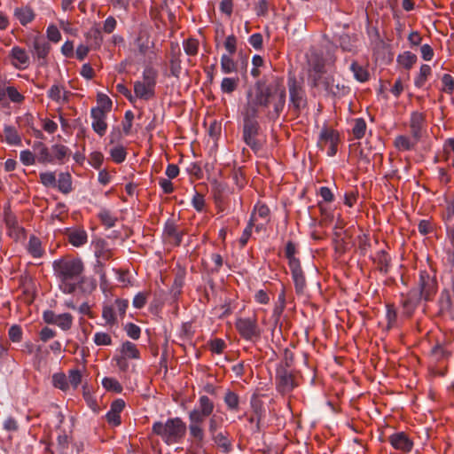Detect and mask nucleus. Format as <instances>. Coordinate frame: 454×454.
I'll list each match as a JSON object with an SVG mask.
<instances>
[{
	"label": "nucleus",
	"mask_w": 454,
	"mask_h": 454,
	"mask_svg": "<svg viewBox=\"0 0 454 454\" xmlns=\"http://www.w3.org/2000/svg\"><path fill=\"white\" fill-rule=\"evenodd\" d=\"M57 184L60 192L64 194H68L71 192L73 190L71 175L67 172L60 173L59 175Z\"/></svg>",
	"instance_id": "nucleus-27"
},
{
	"label": "nucleus",
	"mask_w": 454,
	"mask_h": 454,
	"mask_svg": "<svg viewBox=\"0 0 454 454\" xmlns=\"http://www.w3.org/2000/svg\"><path fill=\"white\" fill-rule=\"evenodd\" d=\"M143 80L140 81L142 83L146 84L147 87L155 89L158 78V71L151 67L146 66L142 73Z\"/></svg>",
	"instance_id": "nucleus-24"
},
{
	"label": "nucleus",
	"mask_w": 454,
	"mask_h": 454,
	"mask_svg": "<svg viewBox=\"0 0 454 454\" xmlns=\"http://www.w3.org/2000/svg\"><path fill=\"white\" fill-rule=\"evenodd\" d=\"M192 204L197 211H199V212L203 211L204 207H205L204 196L202 194L195 192V193L192 199Z\"/></svg>",
	"instance_id": "nucleus-63"
},
{
	"label": "nucleus",
	"mask_w": 454,
	"mask_h": 454,
	"mask_svg": "<svg viewBox=\"0 0 454 454\" xmlns=\"http://www.w3.org/2000/svg\"><path fill=\"white\" fill-rule=\"evenodd\" d=\"M211 193L214 198L215 207L219 212H223L226 206L227 191L223 181L214 179L211 184Z\"/></svg>",
	"instance_id": "nucleus-11"
},
{
	"label": "nucleus",
	"mask_w": 454,
	"mask_h": 454,
	"mask_svg": "<svg viewBox=\"0 0 454 454\" xmlns=\"http://www.w3.org/2000/svg\"><path fill=\"white\" fill-rule=\"evenodd\" d=\"M194 408L201 411L203 414L210 415L214 410V403L207 395H201Z\"/></svg>",
	"instance_id": "nucleus-33"
},
{
	"label": "nucleus",
	"mask_w": 454,
	"mask_h": 454,
	"mask_svg": "<svg viewBox=\"0 0 454 454\" xmlns=\"http://www.w3.org/2000/svg\"><path fill=\"white\" fill-rule=\"evenodd\" d=\"M51 152L54 154L53 158L62 162L63 159L71 154L70 149L63 145H54L51 146Z\"/></svg>",
	"instance_id": "nucleus-35"
},
{
	"label": "nucleus",
	"mask_w": 454,
	"mask_h": 454,
	"mask_svg": "<svg viewBox=\"0 0 454 454\" xmlns=\"http://www.w3.org/2000/svg\"><path fill=\"white\" fill-rule=\"evenodd\" d=\"M356 36L343 34L339 36V43L342 51L348 52L356 51Z\"/></svg>",
	"instance_id": "nucleus-26"
},
{
	"label": "nucleus",
	"mask_w": 454,
	"mask_h": 454,
	"mask_svg": "<svg viewBox=\"0 0 454 454\" xmlns=\"http://www.w3.org/2000/svg\"><path fill=\"white\" fill-rule=\"evenodd\" d=\"M4 141L10 145H20L21 138L15 127L5 125L4 128Z\"/></svg>",
	"instance_id": "nucleus-25"
},
{
	"label": "nucleus",
	"mask_w": 454,
	"mask_h": 454,
	"mask_svg": "<svg viewBox=\"0 0 454 454\" xmlns=\"http://www.w3.org/2000/svg\"><path fill=\"white\" fill-rule=\"evenodd\" d=\"M350 70L357 81L363 82L368 79V72L362 66L358 65L357 62L354 61L351 64Z\"/></svg>",
	"instance_id": "nucleus-40"
},
{
	"label": "nucleus",
	"mask_w": 454,
	"mask_h": 454,
	"mask_svg": "<svg viewBox=\"0 0 454 454\" xmlns=\"http://www.w3.org/2000/svg\"><path fill=\"white\" fill-rule=\"evenodd\" d=\"M215 41L217 46H222L227 50V37L224 35V27L219 25L215 28Z\"/></svg>",
	"instance_id": "nucleus-54"
},
{
	"label": "nucleus",
	"mask_w": 454,
	"mask_h": 454,
	"mask_svg": "<svg viewBox=\"0 0 454 454\" xmlns=\"http://www.w3.org/2000/svg\"><path fill=\"white\" fill-rule=\"evenodd\" d=\"M395 144L398 149L402 150H410L414 146V143L411 142L408 137L403 136L397 137Z\"/></svg>",
	"instance_id": "nucleus-59"
},
{
	"label": "nucleus",
	"mask_w": 454,
	"mask_h": 454,
	"mask_svg": "<svg viewBox=\"0 0 454 454\" xmlns=\"http://www.w3.org/2000/svg\"><path fill=\"white\" fill-rule=\"evenodd\" d=\"M9 57L12 65L18 70H24L30 64V57L24 48L13 46L10 51Z\"/></svg>",
	"instance_id": "nucleus-12"
},
{
	"label": "nucleus",
	"mask_w": 454,
	"mask_h": 454,
	"mask_svg": "<svg viewBox=\"0 0 454 454\" xmlns=\"http://www.w3.org/2000/svg\"><path fill=\"white\" fill-rule=\"evenodd\" d=\"M200 425V423L194 422H190L189 425L190 434L197 442V444H200L204 438V431Z\"/></svg>",
	"instance_id": "nucleus-38"
},
{
	"label": "nucleus",
	"mask_w": 454,
	"mask_h": 454,
	"mask_svg": "<svg viewBox=\"0 0 454 454\" xmlns=\"http://www.w3.org/2000/svg\"><path fill=\"white\" fill-rule=\"evenodd\" d=\"M308 63L310 71L324 72L325 70V60L323 57L316 51L311 52L308 59Z\"/></svg>",
	"instance_id": "nucleus-28"
},
{
	"label": "nucleus",
	"mask_w": 454,
	"mask_h": 454,
	"mask_svg": "<svg viewBox=\"0 0 454 454\" xmlns=\"http://www.w3.org/2000/svg\"><path fill=\"white\" fill-rule=\"evenodd\" d=\"M63 88L58 84H54L51 87V89L47 92V96L51 100L60 103L61 101V93H62Z\"/></svg>",
	"instance_id": "nucleus-55"
},
{
	"label": "nucleus",
	"mask_w": 454,
	"mask_h": 454,
	"mask_svg": "<svg viewBox=\"0 0 454 454\" xmlns=\"http://www.w3.org/2000/svg\"><path fill=\"white\" fill-rule=\"evenodd\" d=\"M431 73V67L428 65H422L419 70V74L418 78L415 80V85L417 87H421L425 83L427 77Z\"/></svg>",
	"instance_id": "nucleus-53"
},
{
	"label": "nucleus",
	"mask_w": 454,
	"mask_h": 454,
	"mask_svg": "<svg viewBox=\"0 0 454 454\" xmlns=\"http://www.w3.org/2000/svg\"><path fill=\"white\" fill-rule=\"evenodd\" d=\"M337 141V137L333 130L323 129L320 133L318 145L323 147L329 145L331 142Z\"/></svg>",
	"instance_id": "nucleus-44"
},
{
	"label": "nucleus",
	"mask_w": 454,
	"mask_h": 454,
	"mask_svg": "<svg viewBox=\"0 0 454 454\" xmlns=\"http://www.w3.org/2000/svg\"><path fill=\"white\" fill-rule=\"evenodd\" d=\"M180 52L172 53L170 58V74L176 78H178L181 74L182 67H181V59H180Z\"/></svg>",
	"instance_id": "nucleus-36"
},
{
	"label": "nucleus",
	"mask_w": 454,
	"mask_h": 454,
	"mask_svg": "<svg viewBox=\"0 0 454 454\" xmlns=\"http://www.w3.org/2000/svg\"><path fill=\"white\" fill-rule=\"evenodd\" d=\"M104 156L100 152H93L90 154L89 162L96 169H99L102 166Z\"/></svg>",
	"instance_id": "nucleus-56"
},
{
	"label": "nucleus",
	"mask_w": 454,
	"mask_h": 454,
	"mask_svg": "<svg viewBox=\"0 0 454 454\" xmlns=\"http://www.w3.org/2000/svg\"><path fill=\"white\" fill-rule=\"evenodd\" d=\"M247 67V59L242 56L235 61L229 59V93L246 83Z\"/></svg>",
	"instance_id": "nucleus-4"
},
{
	"label": "nucleus",
	"mask_w": 454,
	"mask_h": 454,
	"mask_svg": "<svg viewBox=\"0 0 454 454\" xmlns=\"http://www.w3.org/2000/svg\"><path fill=\"white\" fill-rule=\"evenodd\" d=\"M102 317L105 319L106 325H114L117 324L116 314L112 305H105L103 307Z\"/></svg>",
	"instance_id": "nucleus-34"
},
{
	"label": "nucleus",
	"mask_w": 454,
	"mask_h": 454,
	"mask_svg": "<svg viewBox=\"0 0 454 454\" xmlns=\"http://www.w3.org/2000/svg\"><path fill=\"white\" fill-rule=\"evenodd\" d=\"M9 338L13 342H19L22 339V329L20 325H13L8 331Z\"/></svg>",
	"instance_id": "nucleus-57"
},
{
	"label": "nucleus",
	"mask_w": 454,
	"mask_h": 454,
	"mask_svg": "<svg viewBox=\"0 0 454 454\" xmlns=\"http://www.w3.org/2000/svg\"><path fill=\"white\" fill-rule=\"evenodd\" d=\"M153 432L160 435L168 444L179 442L186 433V425L179 418L168 419L166 423L156 421Z\"/></svg>",
	"instance_id": "nucleus-3"
},
{
	"label": "nucleus",
	"mask_w": 454,
	"mask_h": 454,
	"mask_svg": "<svg viewBox=\"0 0 454 454\" xmlns=\"http://www.w3.org/2000/svg\"><path fill=\"white\" fill-rule=\"evenodd\" d=\"M256 114V109L254 106H251L247 110V116L245 119L244 123V139L247 145L253 149H256L258 145L255 140V136L258 133V123L255 120L251 117H254Z\"/></svg>",
	"instance_id": "nucleus-6"
},
{
	"label": "nucleus",
	"mask_w": 454,
	"mask_h": 454,
	"mask_svg": "<svg viewBox=\"0 0 454 454\" xmlns=\"http://www.w3.org/2000/svg\"><path fill=\"white\" fill-rule=\"evenodd\" d=\"M53 270L59 280V290L66 294L76 291L87 294L95 290L94 279L83 275L84 264L80 258H64L53 262Z\"/></svg>",
	"instance_id": "nucleus-1"
},
{
	"label": "nucleus",
	"mask_w": 454,
	"mask_h": 454,
	"mask_svg": "<svg viewBox=\"0 0 454 454\" xmlns=\"http://www.w3.org/2000/svg\"><path fill=\"white\" fill-rule=\"evenodd\" d=\"M68 383L74 387L77 388L82 382V373L78 369H72L68 372Z\"/></svg>",
	"instance_id": "nucleus-52"
},
{
	"label": "nucleus",
	"mask_w": 454,
	"mask_h": 454,
	"mask_svg": "<svg viewBox=\"0 0 454 454\" xmlns=\"http://www.w3.org/2000/svg\"><path fill=\"white\" fill-rule=\"evenodd\" d=\"M27 249L31 255L35 258H40L43 254L41 240L35 236H31L29 238Z\"/></svg>",
	"instance_id": "nucleus-32"
},
{
	"label": "nucleus",
	"mask_w": 454,
	"mask_h": 454,
	"mask_svg": "<svg viewBox=\"0 0 454 454\" xmlns=\"http://www.w3.org/2000/svg\"><path fill=\"white\" fill-rule=\"evenodd\" d=\"M200 43L195 38H188L183 43L184 52L189 56H195L198 53Z\"/></svg>",
	"instance_id": "nucleus-41"
},
{
	"label": "nucleus",
	"mask_w": 454,
	"mask_h": 454,
	"mask_svg": "<svg viewBox=\"0 0 454 454\" xmlns=\"http://www.w3.org/2000/svg\"><path fill=\"white\" fill-rule=\"evenodd\" d=\"M56 325L63 331L69 330L73 325V316L69 313L59 314Z\"/></svg>",
	"instance_id": "nucleus-42"
},
{
	"label": "nucleus",
	"mask_w": 454,
	"mask_h": 454,
	"mask_svg": "<svg viewBox=\"0 0 454 454\" xmlns=\"http://www.w3.org/2000/svg\"><path fill=\"white\" fill-rule=\"evenodd\" d=\"M112 251L106 247L105 240H99L96 245L95 256L98 258L97 267H103V261H108L112 257Z\"/></svg>",
	"instance_id": "nucleus-22"
},
{
	"label": "nucleus",
	"mask_w": 454,
	"mask_h": 454,
	"mask_svg": "<svg viewBox=\"0 0 454 454\" xmlns=\"http://www.w3.org/2000/svg\"><path fill=\"white\" fill-rule=\"evenodd\" d=\"M5 224L9 230V235L18 240L24 236V229L18 223L16 217L11 213H5Z\"/></svg>",
	"instance_id": "nucleus-18"
},
{
	"label": "nucleus",
	"mask_w": 454,
	"mask_h": 454,
	"mask_svg": "<svg viewBox=\"0 0 454 454\" xmlns=\"http://www.w3.org/2000/svg\"><path fill=\"white\" fill-rule=\"evenodd\" d=\"M366 130V123L364 119L358 118L355 121L353 127L354 137L357 139L362 138L364 136Z\"/></svg>",
	"instance_id": "nucleus-48"
},
{
	"label": "nucleus",
	"mask_w": 454,
	"mask_h": 454,
	"mask_svg": "<svg viewBox=\"0 0 454 454\" xmlns=\"http://www.w3.org/2000/svg\"><path fill=\"white\" fill-rule=\"evenodd\" d=\"M52 384L55 387H58L63 391L67 390L69 387L67 378L62 372L53 374Z\"/></svg>",
	"instance_id": "nucleus-43"
},
{
	"label": "nucleus",
	"mask_w": 454,
	"mask_h": 454,
	"mask_svg": "<svg viewBox=\"0 0 454 454\" xmlns=\"http://www.w3.org/2000/svg\"><path fill=\"white\" fill-rule=\"evenodd\" d=\"M121 352V356H125L128 359H138L140 357L137 346L129 340L122 343Z\"/></svg>",
	"instance_id": "nucleus-29"
},
{
	"label": "nucleus",
	"mask_w": 454,
	"mask_h": 454,
	"mask_svg": "<svg viewBox=\"0 0 454 454\" xmlns=\"http://www.w3.org/2000/svg\"><path fill=\"white\" fill-rule=\"evenodd\" d=\"M125 330H126L128 336L130 337L131 339H133V340L139 339L140 333H141V329L138 325H137L133 323H129V324H127Z\"/></svg>",
	"instance_id": "nucleus-62"
},
{
	"label": "nucleus",
	"mask_w": 454,
	"mask_h": 454,
	"mask_svg": "<svg viewBox=\"0 0 454 454\" xmlns=\"http://www.w3.org/2000/svg\"><path fill=\"white\" fill-rule=\"evenodd\" d=\"M98 217L103 225L106 228H113L117 221V217L106 208H101V210L98 214Z\"/></svg>",
	"instance_id": "nucleus-31"
},
{
	"label": "nucleus",
	"mask_w": 454,
	"mask_h": 454,
	"mask_svg": "<svg viewBox=\"0 0 454 454\" xmlns=\"http://www.w3.org/2000/svg\"><path fill=\"white\" fill-rule=\"evenodd\" d=\"M41 183L46 187H54L57 185V180L53 172H43L40 174Z\"/></svg>",
	"instance_id": "nucleus-51"
},
{
	"label": "nucleus",
	"mask_w": 454,
	"mask_h": 454,
	"mask_svg": "<svg viewBox=\"0 0 454 454\" xmlns=\"http://www.w3.org/2000/svg\"><path fill=\"white\" fill-rule=\"evenodd\" d=\"M111 157L116 163H121L126 160L127 152L122 145H118L111 149Z\"/></svg>",
	"instance_id": "nucleus-45"
},
{
	"label": "nucleus",
	"mask_w": 454,
	"mask_h": 454,
	"mask_svg": "<svg viewBox=\"0 0 454 454\" xmlns=\"http://www.w3.org/2000/svg\"><path fill=\"white\" fill-rule=\"evenodd\" d=\"M289 106L295 112H300L307 105L305 91L294 77L288 79Z\"/></svg>",
	"instance_id": "nucleus-5"
},
{
	"label": "nucleus",
	"mask_w": 454,
	"mask_h": 454,
	"mask_svg": "<svg viewBox=\"0 0 454 454\" xmlns=\"http://www.w3.org/2000/svg\"><path fill=\"white\" fill-rule=\"evenodd\" d=\"M20 161L26 166L34 165L35 162V154L29 150L21 151L20 153Z\"/></svg>",
	"instance_id": "nucleus-58"
},
{
	"label": "nucleus",
	"mask_w": 454,
	"mask_h": 454,
	"mask_svg": "<svg viewBox=\"0 0 454 454\" xmlns=\"http://www.w3.org/2000/svg\"><path fill=\"white\" fill-rule=\"evenodd\" d=\"M35 153L40 163H52L54 160L53 156L50 153L49 149L46 145L40 148V150L37 151Z\"/></svg>",
	"instance_id": "nucleus-49"
},
{
	"label": "nucleus",
	"mask_w": 454,
	"mask_h": 454,
	"mask_svg": "<svg viewBox=\"0 0 454 454\" xmlns=\"http://www.w3.org/2000/svg\"><path fill=\"white\" fill-rule=\"evenodd\" d=\"M30 51L39 61V66H45L47 64V57L51 50L50 43L42 35H35L28 43Z\"/></svg>",
	"instance_id": "nucleus-7"
},
{
	"label": "nucleus",
	"mask_w": 454,
	"mask_h": 454,
	"mask_svg": "<svg viewBox=\"0 0 454 454\" xmlns=\"http://www.w3.org/2000/svg\"><path fill=\"white\" fill-rule=\"evenodd\" d=\"M13 15L22 26H27L35 18V13L29 5H23L15 8Z\"/></svg>",
	"instance_id": "nucleus-17"
},
{
	"label": "nucleus",
	"mask_w": 454,
	"mask_h": 454,
	"mask_svg": "<svg viewBox=\"0 0 454 454\" xmlns=\"http://www.w3.org/2000/svg\"><path fill=\"white\" fill-rule=\"evenodd\" d=\"M69 454H89L85 450V442L82 440L72 442V450Z\"/></svg>",
	"instance_id": "nucleus-64"
},
{
	"label": "nucleus",
	"mask_w": 454,
	"mask_h": 454,
	"mask_svg": "<svg viewBox=\"0 0 454 454\" xmlns=\"http://www.w3.org/2000/svg\"><path fill=\"white\" fill-rule=\"evenodd\" d=\"M124 119L125 121L122 123V129L125 135H129L131 131L132 121L134 119V114L132 113V111H126Z\"/></svg>",
	"instance_id": "nucleus-60"
},
{
	"label": "nucleus",
	"mask_w": 454,
	"mask_h": 454,
	"mask_svg": "<svg viewBox=\"0 0 454 454\" xmlns=\"http://www.w3.org/2000/svg\"><path fill=\"white\" fill-rule=\"evenodd\" d=\"M74 426V418H70L69 430L67 431L64 427L59 426L57 427V451L59 454H69V445L71 442L72 427Z\"/></svg>",
	"instance_id": "nucleus-9"
},
{
	"label": "nucleus",
	"mask_w": 454,
	"mask_h": 454,
	"mask_svg": "<svg viewBox=\"0 0 454 454\" xmlns=\"http://www.w3.org/2000/svg\"><path fill=\"white\" fill-rule=\"evenodd\" d=\"M253 104L269 119L279 117L286 104V88L278 77H263L255 83Z\"/></svg>",
	"instance_id": "nucleus-2"
},
{
	"label": "nucleus",
	"mask_w": 454,
	"mask_h": 454,
	"mask_svg": "<svg viewBox=\"0 0 454 454\" xmlns=\"http://www.w3.org/2000/svg\"><path fill=\"white\" fill-rule=\"evenodd\" d=\"M90 116L93 120L91 124L93 130L100 137L104 136L107 129L106 114L99 108H91Z\"/></svg>",
	"instance_id": "nucleus-15"
},
{
	"label": "nucleus",
	"mask_w": 454,
	"mask_h": 454,
	"mask_svg": "<svg viewBox=\"0 0 454 454\" xmlns=\"http://www.w3.org/2000/svg\"><path fill=\"white\" fill-rule=\"evenodd\" d=\"M164 235L171 239L172 242L176 246H179L182 242V233L177 231L175 223L171 220H168L164 226Z\"/></svg>",
	"instance_id": "nucleus-23"
},
{
	"label": "nucleus",
	"mask_w": 454,
	"mask_h": 454,
	"mask_svg": "<svg viewBox=\"0 0 454 454\" xmlns=\"http://www.w3.org/2000/svg\"><path fill=\"white\" fill-rule=\"evenodd\" d=\"M224 422L223 414L215 413L210 419L209 431L212 434L215 442L221 448L224 452H227V438L224 435L226 431L221 430Z\"/></svg>",
	"instance_id": "nucleus-8"
},
{
	"label": "nucleus",
	"mask_w": 454,
	"mask_h": 454,
	"mask_svg": "<svg viewBox=\"0 0 454 454\" xmlns=\"http://www.w3.org/2000/svg\"><path fill=\"white\" fill-rule=\"evenodd\" d=\"M102 386L108 391H112L114 393H121L122 391V387L120 382L114 378L105 377L102 380Z\"/></svg>",
	"instance_id": "nucleus-39"
},
{
	"label": "nucleus",
	"mask_w": 454,
	"mask_h": 454,
	"mask_svg": "<svg viewBox=\"0 0 454 454\" xmlns=\"http://www.w3.org/2000/svg\"><path fill=\"white\" fill-rule=\"evenodd\" d=\"M389 442L395 449L403 451H409L412 447V442L409 440L404 433H397L392 434L389 437Z\"/></svg>",
	"instance_id": "nucleus-20"
},
{
	"label": "nucleus",
	"mask_w": 454,
	"mask_h": 454,
	"mask_svg": "<svg viewBox=\"0 0 454 454\" xmlns=\"http://www.w3.org/2000/svg\"><path fill=\"white\" fill-rule=\"evenodd\" d=\"M417 56L411 51H405L403 54L399 55L397 58V61L400 65H402L406 69H410L412 65L416 62Z\"/></svg>",
	"instance_id": "nucleus-37"
},
{
	"label": "nucleus",
	"mask_w": 454,
	"mask_h": 454,
	"mask_svg": "<svg viewBox=\"0 0 454 454\" xmlns=\"http://www.w3.org/2000/svg\"><path fill=\"white\" fill-rule=\"evenodd\" d=\"M8 97L9 99L17 104H21L25 100V97L18 91V90L13 86H7L5 90V97Z\"/></svg>",
	"instance_id": "nucleus-46"
},
{
	"label": "nucleus",
	"mask_w": 454,
	"mask_h": 454,
	"mask_svg": "<svg viewBox=\"0 0 454 454\" xmlns=\"http://www.w3.org/2000/svg\"><path fill=\"white\" fill-rule=\"evenodd\" d=\"M97 100L99 106L96 108L101 109L106 114L112 109L113 102L107 95L98 93Z\"/></svg>",
	"instance_id": "nucleus-47"
},
{
	"label": "nucleus",
	"mask_w": 454,
	"mask_h": 454,
	"mask_svg": "<svg viewBox=\"0 0 454 454\" xmlns=\"http://www.w3.org/2000/svg\"><path fill=\"white\" fill-rule=\"evenodd\" d=\"M208 416H209V414H203L201 412V411H199L194 408L189 413V419H190V422L202 424L204 422V420L206 419V418Z\"/></svg>",
	"instance_id": "nucleus-61"
},
{
	"label": "nucleus",
	"mask_w": 454,
	"mask_h": 454,
	"mask_svg": "<svg viewBox=\"0 0 454 454\" xmlns=\"http://www.w3.org/2000/svg\"><path fill=\"white\" fill-rule=\"evenodd\" d=\"M439 313L440 314H450L452 309V302L450 292L443 290L441 294L439 301Z\"/></svg>",
	"instance_id": "nucleus-30"
},
{
	"label": "nucleus",
	"mask_w": 454,
	"mask_h": 454,
	"mask_svg": "<svg viewBox=\"0 0 454 454\" xmlns=\"http://www.w3.org/2000/svg\"><path fill=\"white\" fill-rule=\"evenodd\" d=\"M135 99L140 98L143 100H149L155 95V89L147 87L146 84L142 83L140 81L134 82Z\"/></svg>",
	"instance_id": "nucleus-21"
},
{
	"label": "nucleus",
	"mask_w": 454,
	"mask_h": 454,
	"mask_svg": "<svg viewBox=\"0 0 454 454\" xmlns=\"http://www.w3.org/2000/svg\"><path fill=\"white\" fill-rule=\"evenodd\" d=\"M423 299V296L419 289H414L411 291L407 297L403 301V306L407 315H411L419 301Z\"/></svg>",
	"instance_id": "nucleus-19"
},
{
	"label": "nucleus",
	"mask_w": 454,
	"mask_h": 454,
	"mask_svg": "<svg viewBox=\"0 0 454 454\" xmlns=\"http://www.w3.org/2000/svg\"><path fill=\"white\" fill-rule=\"evenodd\" d=\"M419 291L426 301L430 300L431 296L436 291L435 280L431 278L427 272H422L419 278Z\"/></svg>",
	"instance_id": "nucleus-14"
},
{
	"label": "nucleus",
	"mask_w": 454,
	"mask_h": 454,
	"mask_svg": "<svg viewBox=\"0 0 454 454\" xmlns=\"http://www.w3.org/2000/svg\"><path fill=\"white\" fill-rule=\"evenodd\" d=\"M236 328L242 337L251 340L260 335V330L256 321L253 318H239L236 321Z\"/></svg>",
	"instance_id": "nucleus-10"
},
{
	"label": "nucleus",
	"mask_w": 454,
	"mask_h": 454,
	"mask_svg": "<svg viewBox=\"0 0 454 454\" xmlns=\"http://www.w3.org/2000/svg\"><path fill=\"white\" fill-rule=\"evenodd\" d=\"M278 388L282 393L291 391L294 387L293 374L285 367L277 370Z\"/></svg>",
	"instance_id": "nucleus-13"
},
{
	"label": "nucleus",
	"mask_w": 454,
	"mask_h": 454,
	"mask_svg": "<svg viewBox=\"0 0 454 454\" xmlns=\"http://www.w3.org/2000/svg\"><path fill=\"white\" fill-rule=\"evenodd\" d=\"M93 340L98 346H108L112 344V338L108 333L98 332L94 334Z\"/></svg>",
	"instance_id": "nucleus-50"
},
{
	"label": "nucleus",
	"mask_w": 454,
	"mask_h": 454,
	"mask_svg": "<svg viewBox=\"0 0 454 454\" xmlns=\"http://www.w3.org/2000/svg\"><path fill=\"white\" fill-rule=\"evenodd\" d=\"M67 236L70 244L80 247L88 241V235L83 228L67 229Z\"/></svg>",
	"instance_id": "nucleus-16"
}]
</instances>
